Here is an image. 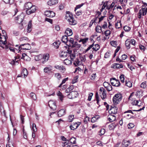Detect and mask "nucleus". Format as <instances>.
I'll return each instance as SVG.
<instances>
[{
    "instance_id": "1",
    "label": "nucleus",
    "mask_w": 147,
    "mask_h": 147,
    "mask_svg": "<svg viewBox=\"0 0 147 147\" xmlns=\"http://www.w3.org/2000/svg\"><path fill=\"white\" fill-rule=\"evenodd\" d=\"M65 19L68 21L70 25H74L77 23L76 21L74 20L71 13L69 11L67 13L65 16Z\"/></svg>"
},
{
    "instance_id": "2",
    "label": "nucleus",
    "mask_w": 147,
    "mask_h": 147,
    "mask_svg": "<svg viewBox=\"0 0 147 147\" xmlns=\"http://www.w3.org/2000/svg\"><path fill=\"white\" fill-rule=\"evenodd\" d=\"M122 99V95L120 93L116 94L113 96V104L117 105L119 103Z\"/></svg>"
},
{
    "instance_id": "3",
    "label": "nucleus",
    "mask_w": 147,
    "mask_h": 147,
    "mask_svg": "<svg viewBox=\"0 0 147 147\" xmlns=\"http://www.w3.org/2000/svg\"><path fill=\"white\" fill-rule=\"evenodd\" d=\"M16 47H18V49L16 48L15 50L18 51H20L21 49H25L27 50H30L31 49V47L30 44H24L21 45L20 46L18 45H16Z\"/></svg>"
},
{
    "instance_id": "4",
    "label": "nucleus",
    "mask_w": 147,
    "mask_h": 147,
    "mask_svg": "<svg viewBox=\"0 0 147 147\" xmlns=\"http://www.w3.org/2000/svg\"><path fill=\"white\" fill-rule=\"evenodd\" d=\"M110 81L111 84L113 86L118 87L120 85V83L119 81L115 78H111Z\"/></svg>"
},
{
    "instance_id": "5",
    "label": "nucleus",
    "mask_w": 147,
    "mask_h": 147,
    "mask_svg": "<svg viewBox=\"0 0 147 147\" xmlns=\"http://www.w3.org/2000/svg\"><path fill=\"white\" fill-rule=\"evenodd\" d=\"M44 13L46 16L49 18H52L55 16V13L52 11L47 10Z\"/></svg>"
},
{
    "instance_id": "6",
    "label": "nucleus",
    "mask_w": 147,
    "mask_h": 147,
    "mask_svg": "<svg viewBox=\"0 0 147 147\" xmlns=\"http://www.w3.org/2000/svg\"><path fill=\"white\" fill-rule=\"evenodd\" d=\"M49 106L53 110H55L56 109L55 103L53 100H50L49 102Z\"/></svg>"
},
{
    "instance_id": "7",
    "label": "nucleus",
    "mask_w": 147,
    "mask_h": 147,
    "mask_svg": "<svg viewBox=\"0 0 147 147\" xmlns=\"http://www.w3.org/2000/svg\"><path fill=\"white\" fill-rule=\"evenodd\" d=\"M36 10V7H34L31 8V9L26 10V12L27 14L29 15L35 12Z\"/></svg>"
},
{
    "instance_id": "8",
    "label": "nucleus",
    "mask_w": 147,
    "mask_h": 147,
    "mask_svg": "<svg viewBox=\"0 0 147 147\" xmlns=\"http://www.w3.org/2000/svg\"><path fill=\"white\" fill-rule=\"evenodd\" d=\"M24 19V17L22 15H20L19 16H18L16 18V20H17V22L20 24L23 22Z\"/></svg>"
},
{
    "instance_id": "9",
    "label": "nucleus",
    "mask_w": 147,
    "mask_h": 147,
    "mask_svg": "<svg viewBox=\"0 0 147 147\" xmlns=\"http://www.w3.org/2000/svg\"><path fill=\"white\" fill-rule=\"evenodd\" d=\"M66 110L63 109L60 110L58 112V115L59 117H61L65 114Z\"/></svg>"
},
{
    "instance_id": "10",
    "label": "nucleus",
    "mask_w": 147,
    "mask_h": 147,
    "mask_svg": "<svg viewBox=\"0 0 147 147\" xmlns=\"http://www.w3.org/2000/svg\"><path fill=\"white\" fill-rule=\"evenodd\" d=\"M58 2V0H51L47 2V4L49 5L52 6L56 4Z\"/></svg>"
},
{
    "instance_id": "11",
    "label": "nucleus",
    "mask_w": 147,
    "mask_h": 147,
    "mask_svg": "<svg viewBox=\"0 0 147 147\" xmlns=\"http://www.w3.org/2000/svg\"><path fill=\"white\" fill-rule=\"evenodd\" d=\"M79 125V124H78V123L76 122L73 123L72 125H70L69 127L71 130H74L76 129Z\"/></svg>"
},
{
    "instance_id": "12",
    "label": "nucleus",
    "mask_w": 147,
    "mask_h": 147,
    "mask_svg": "<svg viewBox=\"0 0 147 147\" xmlns=\"http://www.w3.org/2000/svg\"><path fill=\"white\" fill-rule=\"evenodd\" d=\"M65 34L68 36H70L72 35L73 34L72 30L69 28H67L65 32Z\"/></svg>"
},
{
    "instance_id": "13",
    "label": "nucleus",
    "mask_w": 147,
    "mask_h": 147,
    "mask_svg": "<svg viewBox=\"0 0 147 147\" xmlns=\"http://www.w3.org/2000/svg\"><path fill=\"white\" fill-rule=\"evenodd\" d=\"M49 59V55L48 54L44 55H43L42 62L43 63L47 61Z\"/></svg>"
},
{
    "instance_id": "14",
    "label": "nucleus",
    "mask_w": 147,
    "mask_h": 147,
    "mask_svg": "<svg viewBox=\"0 0 147 147\" xmlns=\"http://www.w3.org/2000/svg\"><path fill=\"white\" fill-rule=\"evenodd\" d=\"M130 144V143L129 140H124L122 142L121 146L122 147H126L128 146Z\"/></svg>"
},
{
    "instance_id": "15",
    "label": "nucleus",
    "mask_w": 147,
    "mask_h": 147,
    "mask_svg": "<svg viewBox=\"0 0 147 147\" xmlns=\"http://www.w3.org/2000/svg\"><path fill=\"white\" fill-rule=\"evenodd\" d=\"M110 110L111 111V113L114 114L117 113V108L114 106L113 107H112Z\"/></svg>"
},
{
    "instance_id": "16",
    "label": "nucleus",
    "mask_w": 147,
    "mask_h": 147,
    "mask_svg": "<svg viewBox=\"0 0 147 147\" xmlns=\"http://www.w3.org/2000/svg\"><path fill=\"white\" fill-rule=\"evenodd\" d=\"M80 60L79 58L77 59L74 62V64L76 66L78 65H83V63H82V62L80 61Z\"/></svg>"
},
{
    "instance_id": "17",
    "label": "nucleus",
    "mask_w": 147,
    "mask_h": 147,
    "mask_svg": "<svg viewBox=\"0 0 147 147\" xmlns=\"http://www.w3.org/2000/svg\"><path fill=\"white\" fill-rule=\"evenodd\" d=\"M108 120L110 122H112L116 120V117L115 115H110L108 117Z\"/></svg>"
},
{
    "instance_id": "18",
    "label": "nucleus",
    "mask_w": 147,
    "mask_h": 147,
    "mask_svg": "<svg viewBox=\"0 0 147 147\" xmlns=\"http://www.w3.org/2000/svg\"><path fill=\"white\" fill-rule=\"evenodd\" d=\"M22 76H23L24 78H26L28 74L27 70L25 68L24 69L22 72Z\"/></svg>"
},
{
    "instance_id": "19",
    "label": "nucleus",
    "mask_w": 147,
    "mask_h": 147,
    "mask_svg": "<svg viewBox=\"0 0 147 147\" xmlns=\"http://www.w3.org/2000/svg\"><path fill=\"white\" fill-rule=\"evenodd\" d=\"M55 68L58 69L61 71H65V68L62 65H56L54 67Z\"/></svg>"
},
{
    "instance_id": "20",
    "label": "nucleus",
    "mask_w": 147,
    "mask_h": 147,
    "mask_svg": "<svg viewBox=\"0 0 147 147\" xmlns=\"http://www.w3.org/2000/svg\"><path fill=\"white\" fill-rule=\"evenodd\" d=\"M112 67L114 69L121 68L123 67V66L121 64L115 63L113 64Z\"/></svg>"
},
{
    "instance_id": "21",
    "label": "nucleus",
    "mask_w": 147,
    "mask_h": 147,
    "mask_svg": "<svg viewBox=\"0 0 147 147\" xmlns=\"http://www.w3.org/2000/svg\"><path fill=\"white\" fill-rule=\"evenodd\" d=\"M117 124L115 122H113L109 125V128L110 130L114 129L117 126Z\"/></svg>"
},
{
    "instance_id": "22",
    "label": "nucleus",
    "mask_w": 147,
    "mask_h": 147,
    "mask_svg": "<svg viewBox=\"0 0 147 147\" xmlns=\"http://www.w3.org/2000/svg\"><path fill=\"white\" fill-rule=\"evenodd\" d=\"M29 39L28 38L25 36L21 37L19 39L20 41L25 42H27L29 41Z\"/></svg>"
},
{
    "instance_id": "23",
    "label": "nucleus",
    "mask_w": 147,
    "mask_h": 147,
    "mask_svg": "<svg viewBox=\"0 0 147 147\" xmlns=\"http://www.w3.org/2000/svg\"><path fill=\"white\" fill-rule=\"evenodd\" d=\"M52 70V67L51 65H49L47 67H45L44 69V71L45 73H48L51 71Z\"/></svg>"
},
{
    "instance_id": "24",
    "label": "nucleus",
    "mask_w": 147,
    "mask_h": 147,
    "mask_svg": "<svg viewBox=\"0 0 147 147\" xmlns=\"http://www.w3.org/2000/svg\"><path fill=\"white\" fill-rule=\"evenodd\" d=\"M32 21L30 20L28 23L27 27V32H30L32 30Z\"/></svg>"
},
{
    "instance_id": "25",
    "label": "nucleus",
    "mask_w": 147,
    "mask_h": 147,
    "mask_svg": "<svg viewBox=\"0 0 147 147\" xmlns=\"http://www.w3.org/2000/svg\"><path fill=\"white\" fill-rule=\"evenodd\" d=\"M57 95L58 96L59 99L61 101H63L64 96L62 93L60 91H59L57 93Z\"/></svg>"
},
{
    "instance_id": "26",
    "label": "nucleus",
    "mask_w": 147,
    "mask_h": 147,
    "mask_svg": "<svg viewBox=\"0 0 147 147\" xmlns=\"http://www.w3.org/2000/svg\"><path fill=\"white\" fill-rule=\"evenodd\" d=\"M102 95H103V97H102V99L104 100L106 97V91L103 88H102Z\"/></svg>"
},
{
    "instance_id": "27",
    "label": "nucleus",
    "mask_w": 147,
    "mask_h": 147,
    "mask_svg": "<svg viewBox=\"0 0 147 147\" xmlns=\"http://www.w3.org/2000/svg\"><path fill=\"white\" fill-rule=\"evenodd\" d=\"M67 36L65 35V36H63L62 37L61 40L62 42H64L65 43L67 42L68 40Z\"/></svg>"
},
{
    "instance_id": "28",
    "label": "nucleus",
    "mask_w": 147,
    "mask_h": 147,
    "mask_svg": "<svg viewBox=\"0 0 147 147\" xmlns=\"http://www.w3.org/2000/svg\"><path fill=\"white\" fill-rule=\"evenodd\" d=\"M121 21L118 20L117 22L115 24V26L117 28L119 29L121 27Z\"/></svg>"
},
{
    "instance_id": "29",
    "label": "nucleus",
    "mask_w": 147,
    "mask_h": 147,
    "mask_svg": "<svg viewBox=\"0 0 147 147\" xmlns=\"http://www.w3.org/2000/svg\"><path fill=\"white\" fill-rule=\"evenodd\" d=\"M32 3L30 2H28L26 3L24 5L25 8L26 10L28 9L29 7H31L32 6Z\"/></svg>"
},
{
    "instance_id": "30",
    "label": "nucleus",
    "mask_w": 147,
    "mask_h": 147,
    "mask_svg": "<svg viewBox=\"0 0 147 147\" xmlns=\"http://www.w3.org/2000/svg\"><path fill=\"white\" fill-rule=\"evenodd\" d=\"M72 61L70 59L69 60L67 59H65L64 61V63L66 65H71L72 63Z\"/></svg>"
},
{
    "instance_id": "31",
    "label": "nucleus",
    "mask_w": 147,
    "mask_h": 147,
    "mask_svg": "<svg viewBox=\"0 0 147 147\" xmlns=\"http://www.w3.org/2000/svg\"><path fill=\"white\" fill-rule=\"evenodd\" d=\"M100 118V116L99 115H96L95 117H93L91 119V121L92 123H94L97 120Z\"/></svg>"
},
{
    "instance_id": "32",
    "label": "nucleus",
    "mask_w": 147,
    "mask_h": 147,
    "mask_svg": "<svg viewBox=\"0 0 147 147\" xmlns=\"http://www.w3.org/2000/svg\"><path fill=\"white\" fill-rule=\"evenodd\" d=\"M60 41L58 40L54 42L53 43V45L55 48H56V49H57L60 45Z\"/></svg>"
},
{
    "instance_id": "33",
    "label": "nucleus",
    "mask_w": 147,
    "mask_h": 147,
    "mask_svg": "<svg viewBox=\"0 0 147 147\" xmlns=\"http://www.w3.org/2000/svg\"><path fill=\"white\" fill-rule=\"evenodd\" d=\"M98 19H97V18H96L93 19L91 20V21L90 22V24L89 25V27H91L93 24L94 22L96 23L97 22Z\"/></svg>"
},
{
    "instance_id": "34",
    "label": "nucleus",
    "mask_w": 147,
    "mask_h": 147,
    "mask_svg": "<svg viewBox=\"0 0 147 147\" xmlns=\"http://www.w3.org/2000/svg\"><path fill=\"white\" fill-rule=\"evenodd\" d=\"M88 38L81 39L79 41V42H82V44H84L86 43L88 41Z\"/></svg>"
},
{
    "instance_id": "35",
    "label": "nucleus",
    "mask_w": 147,
    "mask_h": 147,
    "mask_svg": "<svg viewBox=\"0 0 147 147\" xmlns=\"http://www.w3.org/2000/svg\"><path fill=\"white\" fill-rule=\"evenodd\" d=\"M130 43L129 41L128 40V39H127L125 41V45L127 49H129L130 48Z\"/></svg>"
},
{
    "instance_id": "36",
    "label": "nucleus",
    "mask_w": 147,
    "mask_h": 147,
    "mask_svg": "<svg viewBox=\"0 0 147 147\" xmlns=\"http://www.w3.org/2000/svg\"><path fill=\"white\" fill-rule=\"evenodd\" d=\"M99 45L98 44H96L95 45H93L92 49L93 50L96 51L99 49Z\"/></svg>"
},
{
    "instance_id": "37",
    "label": "nucleus",
    "mask_w": 147,
    "mask_h": 147,
    "mask_svg": "<svg viewBox=\"0 0 147 147\" xmlns=\"http://www.w3.org/2000/svg\"><path fill=\"white\" fill-rule=\"evenodd\" d=\"M30 97L34 100H35L36 99V95L33 92H31L30 94Z\"/></svg>"
},
{
    "instance_id": "38",
    "label": "nucleus",
    "mask_w": 147,
    "mask_h": 147,
    "mask_svg": "<svg viewBox=\"0 0 147 147\" xmlns=\"http://www.w3.org/2000/svg\"><path fill=\"white\" fill-rule=\"evenodd\" d=\"M0 111L2 114H3L4 115H5V110H4L3 107L1 103H0Z\"/></svg>"
},
{
    "instance_id": "39",
    "label": "nucleus",
    "mask_w": 147,
    "mask_h": 147,
    "mask_svg": "<svg viewBox=\"0 0 147 147\" xmlns=\"http://www.w3.org/2000/svg\"><path fill=\"white\" fill-rule=\"evenodd\" d=\"M69 140L71 144H76V139L75 138H70Z\"/></svg>"
},
{
    "instance_id": "40",
    "label": "nucleus",
    "mask_w": 147,
    "mask_h": 147,
    "mask_svg": "<svg viewBox=\"0 0 147 147\" xmlns=\"http://www.w3.org/2000/svg\"><path fill=\"white\" fill-rule=\"evenodd\" d=\"M125 85L128 87H131L132 86V83L129 81H125Z\"/></svg>"
},
{
    "instance_id": "41",
    "label": "nucleus",
    "mask_w": 147,
    "mask_h": 147,
    "mask_svg": "<svg viewBox=\"0 0 147 147\" xmlns=\"http://www.w3.org/2000/svg\"><path fill=\"white\" fill-rule=\"evenodd\" d=\"M96 30L97 32V33H100L101 32V26H97L96 28Z\"/></svg>"
},
{
    "instance_id": "42",
    "label": "nucleus",
    "mask_w": 147,
    "mask_h": 147,
    "mask_svg": "<svg viewBox=\"0 0 147 147\" xmlns=\"http://www.w3.org/2000/svg\"><path fill=\"white\" fill-rule=\"evenodd\" d=\"M54 75L55 77L57 78L58 80H60L61 79V76L60 74L59 73H56Z\"/></svg>"
},
{
    "instance_id": "43",
    "label": "nucleus",
    "mask_w": 147,
    "mask_h": 147,
    "mask_svg": "<svg viewBox=\"0 0 147 147\" xmlns=\"http://www.w3.org/2000/svg\"><path fill=\"white\" fill-rule=\"evenodd\" d=\"M107 3L108 2H105L104 3L103 6L102 7V10L105 8L107 9V7H108V5H107Z\"/></svg>"
},
{
    "instance_id": "44",
    "label": "nucleus",
    "mask_w": 147,
    "mask_h": 147,
    "mask_svg": "<svg viewBox=\"0 0 147 147\" xmlns=\"http://www.w3.org/2000/svg\"><path fill=\"white\" fill-rule=\"evenodd\" d=\"M74 118V115H70L68 116V121L69 122H71Z\"/></svg>"
},
{
    "instance_id": "45",
    "label": "nucleus",
    "mask_w": 147,
    "mask_h": 147,
    "mask_svg": "<svg viewBox=\"0 0 147 147\" xmlns=\"http://www.w3.org/2000/svg\"><path fill=\"white\" fill-rule=\"evenodd\" d=\"M74 92H71L70 93L68 94V98L70 99H73L74 97H75L76 96H72Z\"/></svg>"
},
{
    "instance_id": "46",
    "label": "nucleus",
    "mask_w": 147,
    "mask_h": 147,
    "mask_svg": "<svg viewBox=\"0 0 147 147\" xmlns=\"http://www.w3.org/2000/svg\"><path fill=\"white\" fill-rule=\"evenodd\" d=\"M68 79V78H65L63 80L61 83L60 84V85L58 86V87L60 88L61 87V85L65 83V82L67 81Z\"/></svg>"
},
{
    "instance_id": "47",
    "label": "nucleus",
    "mask_w": 147,
    "mask_h": 147,
    "mask_svg": "<svg viewBox=\"0 0 147 147\" xmlns=\"http://www.w3.org/2000/svg\"><path fill=\"white\" fill-rule=\"evenodd\" d=\"M80 61L82 62V63H83V62H84L86 60L85 56V55L79 58Z\"/></svg>"
},
{
    "instance_id": "48",
    "label": "nucleus",
    "mask_w": 147,
    "mask_h": 147,
    "mask_svg": "<svg viewBox=\"0 0 147 147\" xmlns=\"http://www.w3.org/2000/svg\"><path fill=\"white\" fill-rule=\"evenodd\" d=\"M5 49H9L12 52H15V49L13 48H12L10 47H8V46H7L6 45H5Z\"/></svg>"
},
{
    "instance_id": "49",
    "label": "nucleus",
    "mask_w": 147,
    "mask_h": 147,
    "mask_svg": "<svg viewBox=\"0 0 147 147\" xmlns=\"http://www.w3.org/2000/svg\"><path fill=\"white\" fill-rule=\"evenodd\" d=\"M6 3L12 4L13 3V0H3Z\"/></svg>"
},
{
    "instance_id": "50",
    "label": "nucleus",
    "mask_w": 147,
    "mask_h": 147,
    "mask_svg": "<svg viewBox=\"0 0 147 147\" xmlns=\"http://www.w3.org/2000/svg\"><path fill=\"white\" fill-rule=\"evenodd\" d=\"M123 74L121 75L119 77V78L121 82L122 83H123L124 82L125 78Z\"/></svg>"
},
{
    "instance_id": "51",
    "label": "nucleus",
    "mask_w": 147,
    "mask_h": 147,
    "mask_svg": "<svg viewBox=\"0 0 147 147\" xmlns=\"http://www.w3.org/2000/svg\"><path fill=\"white\" fill-rule=\"evenodd\" d=\"M124 30L127 32L129 31L131 29V28L128 26H125L123 27Z\"/></svg>"
},
{
    "instance_id": "52",
    "label": "nucleus",
    "mask_w": 147,
    "mask_h": 147,
    "mask_svg": "<svg viewBox=\"0 0 147 147\" xmlns=\"http://www.w3.org/2000/svg\"><path fill=\"white\" fill-rule=\"evenodd\" d=\"M114 5L115 3L114 2H113L110 5L108 6V7H107V9L109 10L112 9L114 7Z\"/></svg>"
},
{
    "instance_id": "53",
    "label": "nucleus",
    "mask_w": 147,
    "mask_h": 147,
    "mask_svg": "<svg viewBox=\"0 0 147 147\" xmlns=\"http://www.w3.org/2000/svg\"><path fill=\"white\" fill-rule=\"evenodd\" d=\"M95 98L96 101H97V103L98 105L99 101V97L98 93L96 92L95 95Z\"/></svg>"
},
{
    "instance_id": "54",
    "label": "nucleus",
    "mask_w": 147,
    "mask_h": 147,
    "mask_svg": "<svg viewBox=\"0 0 147 147\" xmlns=\"http://www.w3.org/2000/svg\"><path fill=\"white\" fill-rule=\"evenodd\" d=\"M84 4V3H82L81 4H79L77 5L75 8V11H76V10L80 8Z\"/></svg>"
},
{
    "instance_id": "55",
    "label": "nucleus",
    "mask_w": 147,
    "mask_h": 147,
    "mask_svg": "<svg viewBox=\"0 0 147 147\" xmlns=\"http://www.w3.org/2000/svg\"><path fill=\"white\" fill-rule=\"evenodd\" d=\"M32 128L33 131L34 132H36L37 131V128L36 127V125L35 124H33Z\"/></svg>"
},
{
    "instance_id": "56",
    "label": "nucleus",
    "mask_w": 147,
    "mask_h": 147,
    "mask_svg": "<svg viewBox=\"0 0 147 147\" xmlns=\"http://www.w3.org/2000/svg\"><path fill=\"white\" fill-rule=\"evenodd\" d=\"M96 77V74L93 73L91 75L90 78L91 80H94Z\"/></svg>"
},
{
    "instance_id": "57",
    "label": "nucleus",
    "mask_w": 147,
    "mask_h": 147,
    "mask_svg": "<svg viewBox=\"0 0 147 147\" xmlns=\"http://www.w3.org/2000/svg\"><path fill=\"white\" fill-rule=\"evenodd\" d=\"M110 55V51H108L105 54L104 57L106 58H108L109 57Z\"/></svg>"
},
{
    "instance_id": "58",
    "label": "nucleus",
    "mask_w": 147,
    "mask_h": 147,
    "mask_svg": "<svg viewBox=\"0 0 147 147\" xmlns=\"http://www.w3.org/2000/svg\"><path fill=\"white\" fill-rule=\"evenodd\" d=\"M140 86L143 88H145L146 87V82H145L142 83L141 84Z\"/></svg>"
},
{
    "instance_id": "59",
    "label": "nucleus",
    "mask_w": 147,
    "mask_h": 147,
    "mask_svg": "<svg viewBox=\"0 0 147 147\" xmlns=\"http://www.w3.org/2000/svg\"><path fill=\"white\" fill-rule=\"evenodd\" d=\"M117 42L115 41H112L110 42V44L113 47H115L117 46Z\"/></svg>"
},
{
    "instance_id": "60",
    "label": "nucleus",
    "mask_w": 147,
    "mask_h": 147,
    "mask_svg": "<svg viewBox=\"0 0 147 147\" xmlns=\"http://www.w3.org/2000/svg\"><path fill=\"white\" fill-rule=\"evenodd\" d=\"M97 36L98 34H97V33H95L94 35H92L91 36H90V40L91 41H92L93 39L94 38V37Z\"/></svg>"
},
{
    "instance_id": "61",
    "label": "nucleus",
    "mask_w": 147,
    "mask_h": 147,
    "mask_svg": "<svg viewBox=\"0 0 147 147\" xmlns=\"http://www.w3.org/2000/svg\"><path fill=\"white\" fill-rule=\"evenodd\" d=\"M139 47L140 49L142 51H144L146 48L144 46L141 45H139Z\"/></svg>"
},
{
    "instance_id": "62",
    "label": "nucleus",
    "mask_w": 147,
    "mask_h": 147,
    "mask_svg": "<svg viewBox=\"0 0 147 147\" xmlns=\"http://www.w3.org/2000/svg\"><path fill=\"white\" fill-rule=\"evenodd\" d=\"M127 126L129 129H131L134 126V125L133 123H129Z\"/></svg>"
},
{
    "instance_id": "63",
    "label": "nucleus",
    "mask_w": 147,
    "mask_h": 147,
    "mask_svg": "<svg viewBox=\"0 0 147 147\" xmlns=\"http://www.w3.org/2000/svg\"><path fill=\"white\" fill-rule=\"evenodd\" d=\"M106 89L108 91H110L112 90V88L111 86L109 84L107 88H106Z\"/></svg>"
},
{
    "instance_id": "64",
    "label": "nucleus",
    "mask_w": 147,
    "mask_h": 147,
    "mask_svg": "<svg viewBox=\"0 0 147 147\" xmlns=\"http://www.w3.org/2000/svg\"><path fill=\"white\" fill-rule=\"evenodd\" d=\"M13 34L15 36H18L19 34V32L16 30H13Z\"/></svg>"
}]
</instances>
